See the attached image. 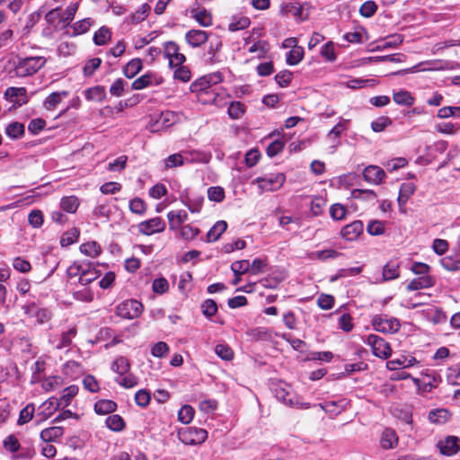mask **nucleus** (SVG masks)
<instances>
[{
	"instance_id": "obj_28",
	"label": "nucleus",
	"mask_w": 460,
	"mask_h": 460,
	"mask_svg": "<svg viewBox=\"0 0 460 460\" xmlns=\"http://www.w3.org/2000/svg\"><path fill=\"white\" fill-rule=\"evenodd\" d=\"M142 60L138 58H136L127 63L123 68V74L126 77L131 79L135 77L142 70Z\"/></svg>"
},
{
	"instance_id": "obj_62",
	"label": "nucleus",
	"mask_w": 460,
	"mask_h": 460,
	"mask_svg": "<svg viewBox=\"0 0 460 460\" xmlns=\"http://www.w3.org/2000/svg\"><path fill=\"white\" fill-rule=\"evenodd\" d=\"M78 388L75 385H71L63 391V394L58 402L60 405L64 407L70 403L71 399L77 394Z\"/></svg>"
},
{
	"instance_id": "obj_37",
	"label": "nucleus",
	"mask_w": 460,
	"mask_h": 460,
	"mask_svg": "<svg viewBox=\"0 0 460 460\" xmlns=\"http://www.w3.org/2000/svg\"><path fill=\"white\" fill-rule=\"evenodd\" d=\"M227 224L225 221H217L207 234L208 242L217 241L226 230Z\"/></svg>"
},
{
	"instance_id": "obj_1",
	"label": "nucleus",
	"mask_w": 460,
	"mask_h": 460,
	"mask_svg": "<svg viewBox=\"0 0 460 460\" xmlns=\"http://www.w3.org/2000/svg\"><path fill=\"white\" fill-rule=\"evenodd\" d=\"M47 59L42 56L19 58L14 66V73L18 77L31 76L46 65Z\"/></svg>"
},
{
	"instance_id": "obj_51",
	"label": "nucleus",
	"mask_w": 460,
	"mask_h": 460,
	"mask_svg": "<svg viewBox=\"0 0 460 460\" xmlns=\"http://www.w3.org/2000/svg\"><path fill=\"white\" fill-rule=\"evenodd\" d=\"M321 56L329 62L336 60L337 56L334 49V43L332 41L326 42L321 49Z\"/></svg>"
},
{
	"instance_id": "obj_45",
	"label": "nucleus",
	"mask_w": 460,
	"mask_h": 460,
	"mask_svg": "<svg viewBox=\"0 0 460 460\" xmlns=\"http://www.w3.org/2000/svg\"><path fill=\"white\" fill-rule=\"evenodd\" d=\"M100 277V273L95 269H84L82 270V273H80V277L78 279L79 283L82 286H86L98 279Z\"/></svg>"
},
{
	"instance_id": "obj_34",
	"label": "nucleus",
	"mask_w": 460,
	"mask_h": 460,
	"mask_svg": "<svg viewBox=\"0 0 460 460\" xmlns=\"http://www.w3.org/2000/svg\"><path fill=\"white\" fill-rule=\"evenodd\" d=\"M304 53L303 47L295 45L293 49L287 53V63L289 66L297 65L303 59Z\"/></svg>"
},
{
	"instance_id": "obj_49",
	"label": "nucleus",
	"mask_w": 460,
	"mask_h": 460,
	"mask_svg": "<svg viewBox=\"0 0 460 460\" xmlns=\"http://www.w3.org/2000/svg\"><path fill=\"white\" fill-rule=\"evenodd\" d=\"M35 412L34 405L30 403L27 404L23 409L21 410L19 418H18V425H24L28 423L33 418Z\"/></svg>"
},
{
	"instance_id": "obj_24",
	"label": "nucleus",
	"mask_w": 460,
	"mask_h": 460,
	"mask_svg": "<svg viewBox=\"0 0 460 460\" xmlns=\"http://www.w3.org/2000/svg\"><path fill=\"white\" fill-rule=\"evenodd\" d=\"M435 281L431 276H420L413 279L407 286L410 291H415L422 288H428L434 286Z\"/></svg>"
},
{
	"instance_id": "obj_59",
	"label": "nucleus",
	"mask_w": 460,
	"mask_h": 460,
	"mask_svg": "<svg viewBox=\"0 0 460 460\" xmlns=\"http://www.w3.org/2000/svg\"><path fill=\"white\" fill-rule=\"evenodd\" d=\"M173 77L174 79L180 80L181 82H189L190 80V70L188 66L180 65L175 66Z\"/></svg>"
},
{
	"instance_id": "obj_64",
	"label": "nucleus",
	"mask_w": 460,
	"mask_h": 460,
	"mask_svg": "<svg viewBox=\"0 0 460 460\" xmlns=\"http://www.w3.org/2000/svg\"><path fill=\"white\" fill-rule=\"evenodd\" d=\"M201 308L203 314L208 318L212 317L217 312V303L213 299L205 300L201 305Z\"/></svg>"
},
{
	"instance_id": "obj_11",
	"label": "nucleus",
	"mask_w": 460,
	"mask_h": 460,
	"mask_svg": "<svg viewBox=\"0 0 460 460\" xmlns=\"http://www.w3.org/2000/svg\"><path fill=\"white\" fill-rule=\"evenodd\" d=\"M439 452L447 456H452L460 450L459 439L455 436H448L443 440H439L437 444Z\"/></svg>"
},
{
	"instance_id": "obj_55",
	"label": "nucleus",
	"mask_w": 460,
	"mask_h": 460,
	"mask_svg": "<svg viewBox=\"0 0 460 460\" xmlns=\"http://www.w3.org/2000/svg\"><path fill=\"white\" fill-rule=\"evenodd\" d=\"M392 124L389 117L383 116L371 122V128L375 132H382Z\"/></svg>"
},
{
	"instance_id": "obj_29",
	"label": "nucleus",
	"mask_w": 460,
	"mask_h": 460,
	"mask_svg": "<svg viewBox=\"0 0 460 460\" xmlns=\"http://www.w3.org/2000/svg\"><path fill=\"white\" fill-rule=\"evenodd\" d=\"M450 418V413L447 409H435L429 411V420L435 424H443Z\"/></svg>"
},
{
	"instance_id": "obj_19",
	"label": "nucleus",
	"mask_w": 460,
	"mask_h": 460,
	"mask_svg": "<svg viewBox=\"0 0 460 460\" xmlns=\"http://www.w3.org/2000/svg\"><path fill=\"white\" fill-rule=\"evenodd\" d=\"M165 227V224L159 217H155L139 224V231L146 235H151L155 233L162 232Z\"/></svg>"
},
{
	"instance_id": "obj_23",
	"label": "nucleus",
	"mask_w": 460,
	"mask_h": 460,
	"mask_svg": "<svg viewBox=\"0 0 460 460\" xmlns=\"http://www.w3.org/2000/svg\"><path fill=\"white\" fill-rule=\"evenodd\" d=\"M398 444V437L392 429H385L380 438V446L384 449H392Z\"/></svg>"
},
{
	"instance_id": "obj_26",
	"label": "nucleus",
	"mask_w": 460,
	"mask_h": 460,
	"mask_svg": "<svg viewBox=\"0 0 460 460\" xmlns=\"http://www.w3.org/2000/svg\"><path fill=\"white\" fill-rule=\"evenodd\" d=\"M191 17L202 27H209L212 25V15L205 8L191 10Z\"/></svg>"
},
{
	"instance_id": "obj_20",
	"label": "nucleus",
	"mask_w": 460,
	"mask_h": 460,
	"mask_svg": "<svg viewBox=\"0 0 460 460\" xmlns=\"http://www.w3.org/2000/svg\"><path fill=\"white\" fill-rule=\"evenodd\" d=\"M68 91L53 92L46 97L43 106L48 111L55 110L62 100L68 97Z\"/></svg>"
},
{
	"instance_id": "obj_36",
	"label": "nucleus",
	"mask_w": 460,
	"mask_h": 460,
	"mask_svg": "<svg viewBox=\"0 0 460 460\" xmlns=\"http://www.w3.org/2000/svg\"><path fill=\"white\" fill-rule=\"evenodd\" d=\"M245 105L238 101L232 102L227 109V114L232 119H239L245 113Z\"/></svg>"
},
{
	"instance_id": "obj_15",
	"label": "nucleus",
	"mask_w": 460,
	"mask_h": 460,
	"mask_svg": "<svg viewBox=\"0 0 460 460\" xmlns=\"http://www.w3.org/2000/svg\"><path fill=\"white\" fill-rule=\"evenodd\" d=\"M163 82L162 78H157L152 72H147L133 81L131 88L133 90H142L150 85H158Z\"/></svg>"
},
{
	"instance_id": "obj_61",
	"label": "nucleus",
	"mask_w": 460,
	"mask_h": 460,
	"mask_svg": "<svg viewBox=\"0 0 460 460\" xmlns=\"http://www.w3.org/2000/svg\"><path fill=\"white\" fill-rule=\"evenodd\" d=\"M208 197L209 201H223L225 199V190L220 186H213L208 189Z\"/></svg>"
},
{
	"instance_id": "obj_47",
	"label": "nucleus",
	"mask_w": 460,
	"mask_h": 460,
	"mask_svg": "<svg viewBox=\"0 0 460 460\" xmlns=\"http://www.w3.org/2000/svg\"><path fill=\"white\" fill-rule=\"evenodd\" d=\"M107 427L116 432L121 431L125 427L124 420L118 414H113L106 419Z\"/></svg>"
},
{
	"instance_id": "obj_13",
	"label": "nucleus",
	"mask_w": 460,
	"mask_h": 460,
	"mask_svg": "<svg viewBox=\"0 0 460 460\" xmlns=\"http://www.w3.org/2000/svg\"><path fill=\"white\" fill-rule=\"evenodd\" d=\"M363 224L359 220L353 221L352 223L342 227L341 236L346 241H355L363 233Z\"/></svg>"
},
{
	"instance_id": "obj_21",
	"label": "nucleus",
	"mask_w": 460,
	"mask_h": 460,
	"mask_svg": "<svg viewBox=\"0 0 460 460\" xmlns=\"http://www.w3.org/2000/svg\"><path fill=\"white\" fill-rule=\"evenodd\" d=\"M418 363L417 359L414 357H405L402 356L399 358L389 360L386 363V367L390 370H396L400 368H406L412 367Z\"/></svg>"
},
{
	"instance_id": "obj_18",
	"label": "nucleus",
	"mask_w": 460,
	"mask_h": 460,
	"mask_svg": "<svg viewBox=\"0 0 460 460\" xmlns=\"http://www.w3.org/2000/svg\"><path fill=\"white\" fill-rule=\"evenodd\" d=\"M60 403H58V399L49 398L38 408L36 416L40 419V421L46 420L58 409Z\"/></svg>"
},
{
	"instance_id": "obj_4",
	"label": "nucleus",
	"mask_w": 460,
	"mask_h": 460,
	"mask_svg": "<svg viewBox=\"0 0 460 460\" xmlns=\"http://www.w3.org/2000/svg\"><path fill=\"white\" fill-rule=\"evenodd\" d=\"M365 342L371 347L373 354L377 358L386 359L392 355L390 344L378 335H368Z\"/></svg>"
},
{
	"instance_id": "obj_12",
	"label": "nucleus",
	"mask_w": 460,
	"mask_h": 460,
	"mask_svg": "<svg viewBox=\"0 0 460 460\" xmlns=\"http://www.w3.org/2000/svg\"><path fill=\"white\" fill-rule=\"evenodd\" d=\"M275 397L286 405H298V397L292 394L287 385H279L274 389Z\"/></svg>"
},
{
	"instance_id": "obj_5",
	"label": "nucleus",
	"mask_w": 460,
	"mask_h": 460,
	"mask_svg": "<svg viewBox=\"0 0 460 460\" xmlns=\"http://www.w3.org/2000/svg\"><path fill=\"white\" fill-rule=\"evenodd\" d=\"M142 310V304L135 299L125 300L116 307L117 314L125 319H135L138 317Z\"/></svg>"
},
{
	"instance_id": "obj_57",
	"label": "nucleus",
	"mask_w": 460,
	"mask_h": 460,
	"mask_svg": "<svg viewBox=\"0 0 460 460\" xmlns=\"http://www.w3.org/2000/svg\"><path fill=\"white\" fill-rule=\"evenodd\" d=\"M215 353L224 360H231L234 357V352L227 344H217L215 348Z\"/></svg>"
},
{
	"instance_id": "obj_14",
	"label": "nucleus",
	"mask_w": 460,
	"mask_h": 460,
	"mask_svg": "<svg viewBox=\"0 0 460 460\" xmlns=\"http://www.w3.org/2000/svg\"><path fill=\"white\" fill-rule=\"evenodd\" d=\"M4 96L17 106H22L28 102L25 87H8L4 92Z\"/></svg>"
},
{
	"instance_id": "obj_43",
	"label": "nucleus",
	"mask_w": 460,
	"mask_h": 460,
	"mask_svg": "<svg viewBox=\"0 0 460 460\" xmlns=\"http://www.w3.org/2000/svg\"><path fill=\"white\" fill-rule=\"evenodd\" d=\"M349 210L342 203H333L330 208V215L334 220L344 219Z\"/></svg>"
},
{
	"instance_id": "obj_44",
	"label": "nucleus",
	"mask_w": 460,
	"mask_h": 460,
	"mask_svg": "<svg viewBox=\"0 0 460 460\" xmlns=\"http://www.w3.org/2000/svg\"><path fill=\"white\" fill-rule=\"evenodd\" d=\"M102 62V61L100 58H93L88 59L83 67V75L85 77L92 76L94 72L100 68Z\"/></svg>"
},
{
	"instance_id": "obj_63",
	"label": "nucleus",
	"mask_w": 460,
	"mask_h": 460,
	"mask_svg": "<svg viewBox=\"0 0 460 460\" xmlns=\"http://www.w3.org/2000/svg\"><path fill=\"white\" fill-rule=\"evenodd\" d=\"M377 10V5L374 1L365 2L359 8V13L366 18L373 16Z\"/></svg>"
},
{
	"instance_id": "obj_16",
	"label": "nucleus",
	"mask_w": 460,
	"mask_h": 460,
	"mask_svg": "<svg viewBox=\"0 0 460 460\" xmlns=\"http://www.w3.org/2000/svg\"><path fill=\"white\" fill-rule=\"evenodd\" d=\"M385 175V172L377 165H368L363 171L364 180L373 184H380Z\"/></svg>"
},
{
	"instance_id": "obj_60",
	"label": "nucleus",
	"mask_w": 460,
	"mask_h": 460,
	"mask_svg": "<svg viewBox=\"0 0 460 460\" xmlns=\"http://www.w3.org/2000/svg\"><path fill=\"white\" fill-rule=\"evenodd\" d=\"M76 330L75 328L69 329L61 334L59 343L57 345L58 349H63L68 347L72 343V339L75 337Z\"/></svg>"
},
{
	"instance_id": "obj_7",
	"label": "nucleus",
	"mask_w": 460,
	"mask_h": 460,
	"mask_svg": "<svg viewBox=\"0 0 460 460\" xmlns=\"http://www.w3.org/2000/svg\"><path fill=\"white\" fill-rule=\"evenodd\" d=\"M164 55L169 59V66L171 68L182 65L186 61V57L180 52V46L175 41L164 43Z\"/></svg>"
},
{
	"instance_id": "obj_54",
	"label": "nucleus",
	"mask_w": 460,
	"mask_h": 460,
	"mask_svg": "<svg viewBox=\"0 0 460 460\" xmlns=\"http://www.w3.org/2000/svg\"><path fill=\"white\" fill-rule=\"evenodd\" d=\"M293 79V74L289 70H283L275 75V81L280 87H287Z\"/></svg>"
},
{
	"instance_id": "obj_33",
	"label": "nucleus",
	"mask_w": 460,
	"mask_h": 460,
	"mask_svg": "<svg viewBox=\"0 0 460 460\" xmlns=\"http://www.w3.org/2000/svg\"><path fill=\"white\" fill-rule=\"evenodd\" d=\"M188 214L185 210H174L168 213V220L171 228L179 227L184 221L187 220Z\"/></svg>"
},
{
	"instance_id": "obj_40",
	"label": "nucleus",
	"mask_w": 460,
	"mask_h": 460,
	"mask_svg": "<svg viewBox=\"0 0 460 460\" xmlns=\"http://www.w3.org/2000/svg\"><path fill=\"white\" fill-rule=\"evenodd\" d=\"M111 32L109 28L102 26L93 35V42L97 46L105 45L111 40Z\"/></svg>"
},
{
	"instance_id": "obj_3",
	"label": "nucleus",
	"mask_w": 460,
	"mask_h": 460,
	"mask_svg": "<svg viewBox=\"0 0 460 460\" xmlns=\"http://www.w3.org/2000/svg\"><path fill=\"white\" fill-rule=\"evenodd\" d=\"M178 438L186 445H198L207 439L208 432L203 429L188 427L178 431Z\"/></svg>"
},
{
	"instance_id": "obj_50",
	"label": "nucleus",
	"mask_w": 460,
	"mask_h": 460,
	"mask_svg": "<svg viewBox=\"0 0 460 460\" xmlns=\"http://www.w3.org/2000/svg\"><path fill=\"white\" fill-rule=\"evenodd\" d=\"M383 277L385 280L395 279L399 277V267L394 262H388L384 266Z\"/></svg>"
},
{
	"instance_id": "obj_17",
	"label": "nucleus",
	"mask_w": 460,
	"mask_h": 460,
	"mask_svg": "<svg viewBox=\"0 0 460 460\" xmlns=\"http://www.w3.org/2000/svg\"><path fill=\"white\" fill-rule=\"evenodd\" d=\"M348 403L349 402L346 399H341L337 402L329 401L323 403H319L318 406L332 418H333L341 413L346 409Z\"/></svg>"
},
{
	"instance_id": "obj_31",
	"label": "nucleus",
	"mask_w": 460,
	"mask_h": 460,
	"mask_svg": "<svg viewBox=\"0 0 460 460\" xmlns=\"http://www.w3.org/2000/svg\"><path fill=\"white\" fill-rule=\"evenodd\" d=\"M151 12V6L148 4H143L138 10L132 13L128 20L132 24H138L145 21Z\"/></svg>"
},
{
	"instance_id": "obj_6",
	"label": "nucleus",
	"mask_w": 460,
	"mask_h": 460,
	"mask_svg": "<svg viewBox=\"0 0 460 460\" xmlns=\"http://www.w3.org/2000/svg\"><path fill=\"white\" fill-rule=\"evenodd\" d=\"M24 314L31 319H35L39 324H44L50 321L51 313L49 309L40 307L34 302L22 306Z\"/></svg>"
},
{
	"instance_id": "obj_56",
	"label": "nucleus",
	"mask_w": 460,
	"mask_h": 460,
	"mask_svg": "<svg viewBox=\"0 0 460 460\" xmlns=\"http://www.w3.org/2000/svg\"><path fill=\"white\" fill-rule=\"evenodd\" d=\"M169 352V346L164 341H158L151 347V354L155 358H164Z\"/></svg>"
},
{
	"instance_id": "obj_22",
	"label": "nucleus",
	"mask_w": 460,
	"mask_h": 460,
	"mask_svg": "<svg viewBox=\"0 0 460 460\" xmlns=\"http://www.w3.org/2000/svg\"><path fill=\"white\" fill-rule=\"evenodd\" d=\"M84 97L89 102H102L106 99V90L102 85H95L84 91Z\"/></svg>"
},
{
	"instance_id": "obj_53",
	"label": "nucleus",
	"mask_w": 460,
	"mask_h": 460,
	"mask_svg": "<svg viewBox=\"0 0 460 460\" xmlns=\"http://www.w3.org/2000/svg\"><path fill=\"white\" fill-rule=\"evenodd\" d=\"M285 142L281 139L272 141L266 148V154L270 157H274L283 151Z\"/></svg>"
},
{
	"instance_id": "obj_35",
	"label": "nucleus",
	"mask_w": 460,
	"mask_h": 460,
	"mask_svg": "<svg viewBox=\"0 0 460 460\" xmlns=\"http://www.w3.org/2000/svg\"><path fill=\"white\" fill-rule=\"evenodd\" d=\"M115 382L121 387H124L126 389L133 388L137 385L138 384V377L135 376L134 374L130 373V371L122 376H117L115 378Z\"/></svg>"
},
{
	"instance_id": "obj_8",
	"label": "nucleus",
	"mask_w": 460,
	"mask_h": 460,
	"mask_svg": "<svg viewBox=\"0 0 460 460\" xmlns=\"http://www.w3.org/2000/svg\"><path fill=\"white\" fill-rule=\"evenodd\" d=\"M285 175L283 173L269 174L262 177H258L256 181L259 187L264 191H273L279 189L284 181Z\"/></svg>"
},
{
	"instance_id": "obj_38",
	"label": "nucleus",
	"mask_w": 460,
	"mask_h": 460,
	"mask_svg": "<svg viewBox=\"0 0 460 460\" xmlns=\"http://www.w3.org/2000/svg\"><path fill=\"white\" fill-rule=\"evenodd\" d=\"M393 100L395 103L399 105L404 106H411L414 103V98L408 91H399L397 93H394Z\"/></svg>"
},
{
	"instance_id": "obj_30",
	"label": "nucleus",
	"mask_w": 460,
	"mask_h": 460,
	"mask_svg": "<svg viewBox=\"0 0 460 460\" xmlns=\"http://www.w3.org/2000/svg\"><path fill=\"white\" fill-rule=\"evenodd\" d=\"M116 402L111 400H100L94 404V411L99 415L111 413L116 410Z\"/></svg>"
},
{
	"instance_id": "obj_48",
	"label": "nucleus",
	"mask_w": 460,
	"mask_h": 460,
	"mask_svg": "<svg viewBox=\"0 0 460 460\" xmlns=\"http://www.w3.org/2000/svg\"><path fill=\"white\" fill-rule=\"evenodd\" d=\"M79 236V231L76 228H72L65 232L60 238V245L62 247H67L75 243Z\"/></svg>"
},
{
	"instance_id": "obj_42",
	"label": "nucleus",
	"mask_w": 460,
	"mask_h": 460,
	"mask_svg": "<svg viewBox=\"0 0 460 460\" xmlns=\"http://www.w3.org/2000/svg\"><path fill=\"white\" fill-rule=\"evenodd\" d=\"M5 134L10 138H19L24 135V125L17 121L12 122L6 127Z\"/></svg>"
},
{
	"instance_id": "obj_46",
	"label": "nucleus",
	"mask_w": 460,
	"mask_h": 460,
	"mask_svg": "<svg viewBox=\"0 0 460 460\" xmlns=\"http://www.w3.org/2000/svg\"><path fill=\"white\" fill-rule=\"evenodd\" d=\"M416 190V186L413 182L407 181L401 184L399 190V197L397 201L407 200Z\"/></svg>"
},
{
	"instance_id": "obj_9",
	"label": "nucleus",
	"mask_w": 460,
	"mask_h": 460,
	"mask_svg": "<svg viewBox=\"0 0 460 460\" xmlns=\"http://www.w3.org/2000/svg\"><path fill=\"white\" fill-rule=\"evenodd\" d=\"M279 13L283 16L292 13L299 22H305L309 18V13L304 12V7L298 2H283L279 7Z\"/></svg>"
},
{
	"instance_id": "obj_25",
	"label": "nucleus",
	"mask_w": 460,
	"mask_h": 460,
	"mask_svg": "<svg viewBox=\"0 0 460 460\" xmlns=\"http://www.w3.org/2000/svg\"><path fill=\"white\" fill-rule=\"evenodd\" d=\"M130 362L123 356L117 357L111 364V370L115 372L118 376H122L130 371Z\"/></svg>"
},
{
	"instance_id": "obj_58",
	"label": "nucleus",
	"mask_w": 460,
	"mask_h": 460,
	"mask_svg": "<svg viewBox=\"0 0 460 460\" xmlns=\"http://www.w3.org/2000/svg\"><path fill=\"white\" fill-rule=\"evenodd\" d=\"M92 26V20L90 18L82 19L73 25L74 34L80 35L89 31Z\"/></svg>"
},
{
	"instance_id": "obj_39",
	"label": "nucleus",
	"mask_w": 460,
	"mask_h": 460,
	"mask_svg": "<svg viewBox=\"0 0 460 460\" xmlns=\"http://www.w3.org/2000/svg\"><path fill=\"white\" fill-rule=\"evenodd\" d=\"M178 114L172 111H165L161 112L156 123L161 124L162 127L168 128L172 126L178 120Z\"/></svg>"
},
{
	"instance_id": "obj_52",
	"label": "nucleus",
	"mask_w": 460,
	"mask_h": 460,
	"mask_svg": "<svg viewBox=\"0 0 460 460\" xmlns=\"http://www.w3.org/2000/svg\"><path fill=\"white\" fill-rule=\"evenodd\" d=\"M193 416L194 410L190 405H183L178 412V419L183 424H189L192 420Z\"/></svg>"
},
{
	"instance_id": "obj_10",
	"label": "nucleus",
	"mask_w": 460,
	"mask_h": 460,
	"mask_svg": "<svg viewBox=\"0 0 460 460\" xmlns=\"http://www.w3.org/2000/svg\"><path fill=\"white\" fill-rule=\"evenodd\" d=\"M210 33L199 29H191L185 33V41L192 48H199L205 44Z\"/></svg>"
},
{
	"instance_id": "obj_32",
	"label": "nucleus",
	"mask_w": 460,
	"mask_h": 460,
	"mask_svg": "<svg viewBox=\"0 0 460 460\" xmlns=\"http://www.w3.org/2000/svg\"><path fill=\"white\" fill-rule=\"evenodd\" d=\"M80 252L91 258H96L101 254L102 247L97 242H87L80 245Z\"/></svg>"
},
{
	"instance_id": "obj_2",
	"label": "nucleus",
	"mask_w": 460,
	"mask_h": 460,
	"mask_svg": "<svg viewBox=\"0 0 460 460\" xmlns=\"http://www.w3.org/2000/svg\"><path fill=\"white\" fill-rule=\"evenodd\" d=\"M372 325L376 332L395 333L400 330L401 323L397 318L385 314H376L372 318Z\"/></svg>"
},
{
	"instance_id": "obj_41",
	"label": "nucleus",
	"mask_w": 460,
	"mask_h": 460,
	"mask_svg": "<svg viewBox=\"0 0 460 460\" xmlns=\"http://www.w3.org/2000/svg\"><path fill=\"white\" fill-rule=\"evenodd\" d=\"M251 20L247 16L234 17L233 22L228 24L229 31H237L248 28Z\"/></svg>"
},
{
	"instance_id": "obj_27",
	"label": "nucleus",
	"mask_w": 460,
	"mask_h": 460,
	"mask_svg": "<svg viewBox=\"0 0 460 460\" xmlns=\"http://www.w3.org/2000/svg\"><path fill=\"white\" fill-rule=\"evenodd\" d=\"M64 435V429L59 426H53L44 429L40 432V438L44 442H56Z\"/></svg>"
}]
</instances>
